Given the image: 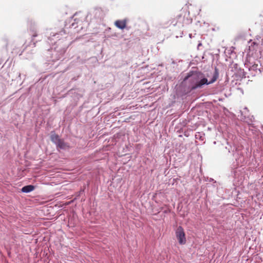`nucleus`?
Segmentation results:
<instances>
[{
	"label": "nucleus",
	"instance_id": "1",
	"mask_svg": "<svg viewBox=\"0 0 263 263\" xmlns=\"http://www.w3.org/2000/svg\"><path fill=\"white\" fill-rule=\"evenodd\" d=\"M218 76V71L217 69L216 68L212 79L209 81L201 72L193 73L192 74H189L184 78V81L190 79V81L192 83L191 89L194 90L202 87L205 84L209 85L214 83L217 80Z\"/></svg>",
	"mask_w": 263,
	"mask_h": 263
},
{
	"label": "nucleus",
	"instance_id": "2",
	"mask_svg": "<svg viewBox=\"0 0 263 263\" xmlns=\"http://www.w3.org/2000/svg\"><path fill=\"white\" fill-rule=\"evenodd\" d=\"M177 23L184 24H189L191 23L192 19L190 16V12L187 11L181 10L180 13L177 16Z\"/></svg>",
	"mask_w": 263,
	"mask_h": 263
},
{
	"label": "nucleus",
	"instance_id": "3",
	"mask_svg": "<svg viewBox=\"0 0 263 263\" xmlns=\"http://www.w3.org/2000/svg\"><path fill=\"white\" fill-rule=\"evenodd\" d=\"M175 235L180 245H184L186 243L185 234L181 226L177 227L175 231Z\"/></svg>",
	"mask_w": 263,
	"mask_h": 263
},
{
	"label": "nucleus",
	"instance_id": "4",
	"mask_svg": "<svg viewBox=\"0 0 263 263\" xmlns=\"http://www.w3.org/2000/svg\"><path fill=\"white\" fill-rule=\"evenodd\" d=\"M127 21L126 19L122 20H118L115 21L114 24L115 26L120 29H124L126 28Z\"/></svg>",
	"mask_w": 263,
	"mask_h": 263
},
{
	"label": "nucleus",
	"instance_id": "5",
	"mask_svg": "<svg viewBox=\"0 0 263 263\" xmlns=\"http://www.w3.org/2000/svg\"><path fill=\"white\" fill-rule=\"evenodd\" d=\"M58 148L65 149L69 147L68 144L65 143L63 139H60L56 144Z\"/></svg>",
	"mask_w": 263,
	"mask_h": 263
},
{
	"label": "nucleus",
	"instance_id": "6",
	"mask_svg": "<svg viewBox=\"0 0 263 263\" xmlns=\"http://www.w3.org/2000/svg\"><path fill=\"white\" fill-rule=\"evenodd\" d=\"M50 139L53 143L56 144L61 139L57 134L52 132L50 136Z\"/></svg>",
	"mask_w": 263,
	"mask_h": 263
},
{
	"label": "nucleus",
	"instance_id": "7",
	"mask_svg": "<svg viewBox=\"0 0 263 263\" xmlns=\"http://www.w3.org/2000/svg\"><path fill=\"white\" fill-rule=\"evenodd\" d=\"M34 189V186L32 185H28L24 186L22 189V191L24 193H29L32 191Z\"/></svg>",
	"mask_w": 263,
	"mask_h": 263
},
{
	"label": "nucleus",
	"instance_id": "8",
	"mask_svg": "<svg viewBox=\"0 0 263 263\" xmlns=\"http://www.w3.org/2000/svg\"><path fill=\"white\" fill-rule=\"evenodd\" d=\"M37 36V34H36V33H35V34H34L33 35V37H35V36Z\"/></svg>",
	"mask_w": 263,
	"mask_h": 263
}]
</instances>
